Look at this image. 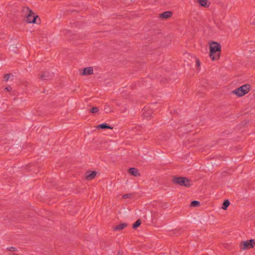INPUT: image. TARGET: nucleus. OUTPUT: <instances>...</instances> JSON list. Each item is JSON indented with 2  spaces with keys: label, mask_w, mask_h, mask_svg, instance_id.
Here are the masks:
<instances>
[{
  "label": "nucleus",
  "mask_w": 255,
  "mask_h": 255,
  "mask_svg": "<svg viewBox=\"0 0 255 255\" xmlns=\"http://www.w3.org/2000/svg\"><path fill=\"white\" fill-rule=\"evenodd\" d=\"M221 46L216 42H212L210 45V57L212 60H217L220 58Z\"/></svg>",
  "instance_id": "nucleus-1"
},
{
  "label": "nucleus",
  "mask_w": 255,
  "mask_h": 255,
  "mask_svg": "<svg viewBox=\"0 0 255 255\" xmlns=\"http://www.w3.org/2000/svg\"><path fill=\"white\" fill-rule=\"evenodd\" d=\"M23 11L27 16L26 21L28 23H37L36 21L37 18H38V20L40 21V18L38 17V16L33 12L28 7H23Z\"/></svg>",
  "instance_id": "nucleus-2"
},
{
  "label": "nucleus",
  "mask_w": 255,
  "mask_h": 255,
  "mask_svg": "<svg viewBox=\"0 0 255 255\" xmlns=\"http://www.w3.org/2000/svg\"><path fill=\"white\" fill-rule=\"evenodd\" d=\"M172 181L174 184L180 186L189 187L192 185V181L184 177H174Z\"/></svg>",
  "instance_id": "nucleus-3"
},
{
  "label": "nucleus",
  "mask_w": 255,
  "mask_h": 255,
  "mask_svg": "<svg viewBox=\"0 0 255 255\" xmlns=\"http://www.w3.org/2000/svg\"><path fill=\"white\" fill-rule=\"evenodd\" d=\"M250 87V85L245 84L235 89L233 92L237 96L241 97L249 92Z\"/></svg>",
  "instance_id": "nucleus-4"
},
{
  "label": "nucleus",
  "mask_w": 255,
  "mask_h": 255,
  "mask_svg": "<svg viewBox=\"0 0 255 255\" xmlns=\"http://www.w3.org/2000/svg\"><path fill=\"white\" fill-rule=\"evenodd\" d=\"M255 246V240L251 239L241 242L240 248L241 250H246L252 249Z\"/></svg>",
  "instance_id": "nucleus-5"
},
{
  "label": "nucleus",
  "mask_w": 255,
  "mask_h": 255,
  "mask_svg": "<svg viewBox=\"0 0 255 255\" xmlns=\"http://www.w3.org/2000/svg\"><path fill=\"white\" fill-rule=\"evenodd\" d=\"M53 77V72L49 70L45 71L38 75L39 78L43 81L51 80Z\"/></svg>",
  "instance_id": "nucleus-6"
},
{
  "label": "nucleus",
  "mask_w": 255,
  "mask_h": 255,
  "mask_svg": "<svg viewBox=\"0 0 255 255\" xmlns=\"http://www.w3.org/2000/svg\"><path fill=\"white\" fill-rule=\"evenodd\" d=\"M153 111L149 107H145L142 110V116L147 120H150L153 117Z\"/></svg>",
  "instance_id": "nucleus-7"
},
{
  "label": "nucleus",
  "mask_w": 255,
  "mask_h": 255,
  "mask_svg": "<svg viewBox=\"0 0 255 255\" xmlns=\"http://www.w3.org/2000/svg\"><path fill=\"white\" fill-rule=\"evenodd\" d=\"M97 172L96 171H89L85 173V178L90 181L93 179L96 176Z\"/></svg>",
  "instance_id": "nucleus-8"
},
{
  "label": "nucleus",
  "mask_w": 255,
  "mask_h": 255,
  "mask_svg": "<svg viewBox=\"0 0 255 255\" xmlns=\"http://www.w3.org/2000/svg\"><path fill=\"white\" fill-rule=\"evenodd\" d=\"M128 172L129 174L134 177H138L140 176V174L138 170L134 167H131L129 168Z\"/></svg>",
  "instance_id": "nucleus-9"
},
{
  "label": "nucleus",
  "mask_w": 255,
  "mask_h": 255,
  "mask_svg": "<svg viewBox=\"0 0 255 255\" xmlns=\"http://www.w3.org/2000/svg\"><path fill=\"white\" fill-rule=\"evenodd\" d=\"M93 74V69L92 67L85 68L83 69V75H90Z\"/></svg>",
  "instance_id": "nucleus-10"
},
{
  "label": "nucleus",
  "mask_w": 255,
  "mask_h": 255,
  "mask_svg": "<svg viewBox=\"0 0 255 255\" xmlns=\"http://www.w3.org/2000/svg\"><path fill=\"white\" fill-rule=\"evenodd\" d=\"M172 14V12L169 11H167L162 12L160 14V17L162 18L166 19L171 16Z\"/></svg>",
  "instance_id": "nucleus-11"
},
{
  "label": "nucleus",
  "mask_w": 255,
  "mask_h": 255,
  "mask_svg": "<svg viewBox=\"0 0 255 255\" xmlns=\"http://www.w3.org/2000/svg\"><path fill=\"white\" fill-rule=\"evenodd\" d=\"M128 226V224L127 223H121L119 225L116 226L114 229V231H121L126 227H127Z\"/></svg>",
  "instance_id": "nucleus-12"
},
{
  "label": "nucleus",
  "mask_w": 255,
  "mask_h": 255,
  "mask_svg": "<svg viewBox=\"0 0 255 255\" xmlns=\"http://www.w3.org/2000/svg\"><path fill=\"white\" fill-rule=\"evenodd\" d=\"M97 128L98 129H112V127L111 126H109L106 123H103L102 124H100L97 126Z\"/></svg>",
  "instance_id": "nucleus-13"
},
{
  "label": "nucleus",
  "mask_w": 255,
  "mask_h": 255,
  "mask_svg": "<svg viewBox=\"0 0 255 255\" xmlns=\"http://www.w3.org/2000/svg\"><path fill=\"white\" fill-rule=\"evenodd\" d=\"M198 2L200 5L205 7H208L210 5V3L208 0H198Z\"/></svg>",
  "instance_id": "nucleus-14"
},
{
  "label": "nucleus",
  "mask_w": 255,
  "mask_h": 255,
  "mask_svg": "<svg viewBox=\"0 0 255 255\" xmlns=\"http://www.w3.org/2000/svg\"><path fill=\"white\" fill-rule=\"evenodd\" d=\"M141 222L140 219H138L132 225V228L134 229H136L141 225Z\"/></svg>",
  "instance_id": "nucleus-15"
},
{
  "label": "nucleus",
  "mask_w": 255,
  "mask_h": 255,
  "mask_svg": "<svg viewBox=\"0 0 255 255\" xmlns=\"http://www.w3.org/2000/svg\"><path fill=\"white\" fill-rule=\"evenodd\" d=\"M230 205V202L228 200H225L223 204L222 209L226 210L227 207Z\"/></svg>",
  "instance_id": "nucleus-16"
},
{
  "label": "nucleus",
  "mask_w": 255,
  "mask_h": 255,
  "mask_svg": "<svg viewBox=\"0 0 255 255\" xmlns=\"http://www.w3.org/2000/svg\"><path fill=\"white\" fill-rule=\"evenodd\" d=\"M200 204V202L197 201H193L190 204V206L192 207H197L199 206Z\"/></svg>",
  "instance_id": "nucleus-17"
},
{
  "label": "nucleus",
  "mask_w": 255,
  "mask_h": 255,
  "mask_svg": "<svg viewBox=\"0 0 255 255\" xmlns=\"http://www.w3.org/2000/svg\"><path fill=\"white\" fill-rule=\"evenodd\" d=\"M99 109L98 107H93L90 109V112L92 113H97L99 111Z\"/></svg>",
  "instance_id": "nucleus-18"
},
{
  "label": "nucleus",
  "mask_w": 255,
  "mask_h": 255,
  "mask_svg": "<svg viewBox=\"0 0 255 255\" xmlns=\"http://www.w3.org/2000/svg\"><path fill=\"white\" fill-rule=\"evenodd\" d=\"M11 75H12V74H10V73H9V74H4V77H3V79H4V81H8V79H9V78H10V76Z\"/></svg>",
  "instance_id": "nucleus-19"
},
{
  "label": "nucleus",
  "mask_w": 255,
  "mask_h": 255,
  "mask_svg": "<svg viewBox=\"0 0 255 255\" xmlns=\"http://www.w3.org/2000/svg\"><path fill=\"white\" fill-rule=\"evenodd\" d=\"M132 196V194L128 193V194L124 195L123 196V198H124V199L130 198H131Z\"/></svg>",
  "instance_id": "nucleus-20"
},
{
  "label": "nucleus",
  "mask_w": 255,
  "mask_h": 255,
  "mask_svg": "<svg viewBox=\"0 0 255 255\" xmlns=\"http://www.w3.org/2000/svg\"><path fill=\"white\" fill-rule=\"evenodd\" d=\"M196 65L198 67H199L200 66V62L198 59H196Z\"/></svg>",
  "instance_id": "nucleus-21"
},
{
  "label": "nucleus",
  "mask_w": 255,
  "mask_h": 255,
  "mask_svg": "<svg viewBox=\"0 0 255 255\" xmlns=\"http://www.w3.org/2000/svg\"><path fill=\"white\" fill-rule=\"evenodd\" d=\"M5 89L7 91H8V92H10V91H11L12 90V88H11L10 86H7V87H5Z\"/></svg>",
  "instance_id": "nucleus-22"
}]
</instances>
